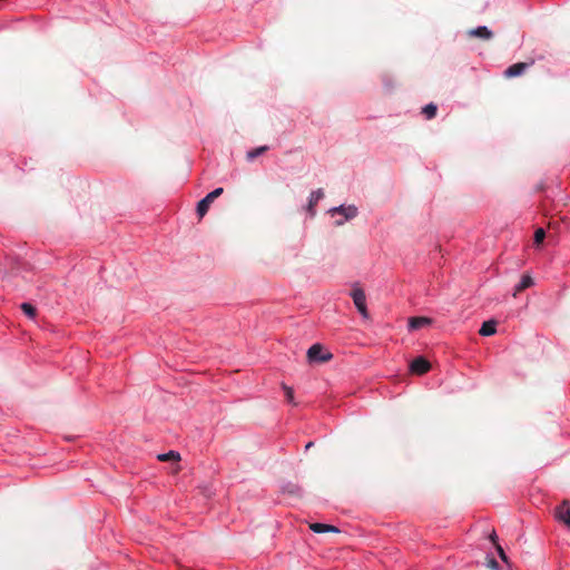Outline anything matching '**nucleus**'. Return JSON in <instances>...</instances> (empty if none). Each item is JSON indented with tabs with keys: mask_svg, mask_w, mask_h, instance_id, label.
Masks as SVG:
<instances>
[{
	"mask_svg": "<svg viewBox=\"0 0 570 570\" xmlns=\"http://www.w3.org/2000/svg\"><path fill=\"white\" fill-rule=\"evenodd\" d=\"M323 197H324V190L322 188H317L309 194L308 203L306 206V210H307L309 217H314L316 215L315 207H316L317 203L321 199H323Z\"/></svg>",
	"mask_w": 570,
	"mask_h": 570,
	"instance_id": "obj_5",
	"label": "nucleus"
},
{
	"mask_svg": "<svg viewBox=\"0 0 570 570\" xmlns=\"http://www.w3.org/2000/svg\"><path fill=\"white\" fill-rule=\"evenodd\" d=\"M438 107L435 104L430 102L422 109V112L424 114L426 119H432L436 115Z\"/></svg>",
	"mask_w": 570,
	"mask_h": 570,
	"instance_id": "obj_16",
	"label": "nucleus"
},
{
	"mask_svg": "<svg viewBox=\"0 0 570 570\" xmlns=\"http://www.w3.org/2000/svg\"><path fill=\"white\" fill-rule=\"evenodd\" d=\"M556 517L558 520L564 522L567 525L570 527V508L566 505V503L561 504L557 509Z\"/></svg>",
	"mask_w": 570,
	"mask_h": 570,
	"instance_id": "obj_13",
	"label": "nucleus"
},
{
	"mask_svg": "<svg viewBox=\"0 0 570 570\" xmlns=\"http://www.w3.org/2000/svg\"><path fill=\"white\" fill-rule=\"evenodd\" d=\"M490 539H491V541H492L493 543H495V542H497L498 537H497V533H495L494 531L491 533Z\"/></svg>",
	"mask_w": 570,
	"mask_h": 570,
	"instance_id": "obj_22",
	"label": "nucleus"
},
{
	"mask_svg": "<svg viewBox=\"0 0 570 570\" xmlns=\"http://www.w3.org/2000/svg\"><path fill=\"white\" fill-rule=\"evenodd\" d=\"M544 237H546V232L543 228H538L534 232V243L537 245L541 244L543 242Z\"/></svg>",
	"mask_w": 570,
	"mask_h": 570,
	"instance_id": "obj_18",
	"label": "nucleus"
},
{
	"mask_svg": "<svg viewBox=\"0 0 570 570\" xmlns=\"http://www.w3.org/2000/svg\"><path fill=\"white\" fill-rule=\"evenodd\" d=\"M488 567L493 570H499V563L494 558H488Z\"/></svg>",
	"mask_w": 570,
	"mask_h": 570,
	"instance_id": "obj_20",
	"label": "nucleus"
},
{
	"mask_svg": "<svg viewBox=\"0 0 570 570\" xmlns=\"http://www.w3.org/2000/svg\"><path fill=\"white\" fill-rule=\"evenodd\" d=\"M431 323V320L428 317H412L409 320V328L411 331L420 330Z\"/></svg>",
	"mask_w": 570,
	"mask_h": 570,
	"instance_id": "obj_11",
	"label": "nucleus"
},
{
	"mask_svg": "<svg viewBox=\"0 0 570 570\" xmlns=\"http://www.w3.org/2000/svg\"><path fill=\"white\" fill-rule=\"evenodd\" d=\"M284 390H285V394H286V399L289 403L293 402V399H294V391L292 387H288V386H284Z\"/></svg>",
	"mask_w": 570,
	"mask_h": 570,
	"instance_id": "obj_19",
	"label": "nucleus"
},
{
	"mask_svg": "<svg viewBox=\"0 0 570 570\" xmlns=\"http://www.w3.org/2000/svg\"><path fill=\"white\" fill-rule=\"evenodd\" d=\"M268 149H269L268 146H259L257 148L248 150L246 153V158H247L248 161H253L255 158H257L258 156L263 155Z\"/></svg>",
	"mask_w": 570,
	"mask_h": 570,
	"instance_id": "obj_14",
	"label": "nucleus"
},
{
	"mask_svg": "<svg viewBox=\"0 0 570 570\" xmlns=\"http://www.w3.org/2000/svg\"><path fill=\"white\" fill-rule=\"evenodd\" d=\"M223 191L224 189L222 187H217L197 203L196 210L199 217H204L206 215L210 204L214 202V199L220 196Z\"/></svg>",
	"mask_w": 570,
	"mask_h": 570,
	"instance_id": "obj_2",
	"label": "nucleus"
},
{
	"mask_svg": "<svg viewBox=\"0 0 570 570\" xmlns=\"http://www.w3.org/2000/svg\"><path fill=\"white\" fill-rule=\"evenodd\" d=\"M351 297L353 298L354 305L360 312V314L364 317H368L367 307H366V296L362 288L354 287L351 292Z\"/></svg>",
	"mask_w": 570,
	"mask_h": 570,
	"instance_id": "obj_3",
	"label": "nucleus"
},
{
	"mask_svg": "<svg viewBox=\"0 0 570 570\" xmlns=\"http://www.w3.org/2000/svg\"><path fill=\"white\" fill-rule=\"evenodd\" d=\"M498 553H499V557L501 558V560L507 561V556L500 546H498Z\"/></svg>",
	"mask_w": 570,
	"mask_h": 570,
	"instance_id": "obj_21",
	"label": "nucleus"
},
{
	"mask_svg": "<svg viewBox=\"0 0 570 570\" xmlns=\"http://www.w3.org/2000/svg\"><path fill=\"white\" fill-rule=\"evenodd\" d=\"M22 312L29 317L35 318L36 317V308L30 303H22L21 304Z\"/></svg>",
	"mask_w": 570,
	"mask_h": 570,
	"instance_id": "obj_17",
	"label": "nucleus"
},
{
	"mask_svg": "<svg viewBox=\"0 0 570 570\" xmlns=\"http://www.w3.org/2000/svg\"><path fill=\"white\" fill-rule=\"evenodd\" d=\"M533 283L534 282H533L532 276L529 275V274H524L521 277L520 282L514 286V294L513 295L515 296L517 293L522 292V291L531 287L533 285Z\"/></svg>",
	"mask_w": 570,
	"mask_h": 570,
	"instance_id": "obj_9",
	"label": "nucleus"
},
{
	"mask_svg": "<svg viewBox=\"0 0 570 570\" xmlns=\"http://www.w3.org/2000/svg\"><path fill=\"white\" fill-rule=\"evenodd\" d=\"M497 332V322L493 320L485 321L481 325V328L479 331L480 335L482 336H491Z\"/></svg>",
	"mask_w": 570,
	"mask_h": 570,
	"instance_id": "obj_12",
	"label": "nucleus"
},
{
	"mask_svg": "<svg viewBox=\"0 0 570 570\" xmlns=\"http://www.w3.org/2000/svg\"><path fill=\"white\" fill-rule=\"evenodd\" d=\"M430 363L422 356L414 358L410 364L411 372L415 374H424L429 371Z\"/></svg>",
	"mask_w": 570,
	"mask_h": 570,
	"instance_id": "obj_6",
	"label": "nucleus"
},
{
	"mask_svg": "<svg viewBox=\"0 0 570 570\" xmlns=\"http://www.w3.org/2000/svg\"><path fill=\"white\" fill-rule=\"evenodd\" d=\"M311 446H313V442H308V443L305 445V450L311 449Z\"/></svg>",
	"mask_w": 570,
	"mask_h": 570,
	"instance_id": "obj_23",
	"label": "nucleus"
},
{
	"mask_svg": "<svg viewBox=\"0 0 570 570\" xmlns=\"http://www.w3.org/2000/svg\"><path fill=\"white\" fill-rule=\"evenodd\" d=\"M470 36L489 40L493 37V32L487 26H479L469 31Z\"/></svg>",
	"mask_w": 570,
	"mask_h": 570,
	"instance_id": "obj_8",
	"label": "nucleus"
},
{
	"mask_svg": "<svg viewBox=\"0 0 570 570\" xmlns=\"http://www.w3.org/2000/svg\"><path fill=\"white\" fill-rule=\"evenodd\" d=\"M332 354L324 351L323 346L318 343L313 344L307 350V358L309 362H325L331 360Z\"/></svg>",
	"mask_w": 570,
	"mask_h": 570,
	"instance_id": "obj_4",
	"label": "nucleus"
},
{
	"mask_svg": "<svg viewBox=\"0 0 570 570\" xmlns=\"http://www.w3.org/2000/svg\"><path fill=\"white\" fill-rule=\"evenodd\" d=\"M309 529L315 532V533H325V532H340V530L334 527V525H331V524H325V523H312L309 525Z\"/></svg>",
	"mask_w": 570,
	"mask_h": 570,
	"instance_id": "obj_10",
	"label": "nucleus"
},
{
	"mask_svg": "<svg viewBox=\"0 0 570 570\" xmlns=\"http://www.w3.org/2000/svg\"><path fill=\"white\" fill-rule=\"evenodd\" d=\"M328 214H331L332 216L336 214L342 215L343 217L335 222L336 226H342L347 220L355 218L358 214V209L355 205H340L330 208Z\"/></svg>",
	"mask_w": 570,
	"mask_h": 570,
	"instance_id": "obj_1",
	"label": "nucleus"
},
{
	"mask_svg": "<svg viewBox=\"0 0 570 570\" xmlns=\"http://www.w3.org/2000/svg\"><path fill=\"white\" fill-rule=\"evenodd\" d=\"M530 65L525 63V62L514 63V65H512V66H510L509 68L505 69L504 75L508 78H513V77L521 76L527 70V68Z\"/></svg>",
	"mask_w": 570,
	"mask_h": 570,
	"instance_id": "obj_7",
	"label": "nucleus"
},
{
	"mask_svg": "<svg viewBox=\"0 0 570 570\" xmlns=\"http://www.w3.org/2000/svg\"><path fill=\"white\" fill-rule=\"evenodd\" d=\"M157 459L159 461H179L180 460V454L177 452V451H169L167 453H160L157 455Z\"/></svg>",
	"mask_w": 570,
	"mask_h": 570,
	"instance_id": "obj_15",
	"label": "nucleus"
}]
</instances>
